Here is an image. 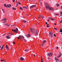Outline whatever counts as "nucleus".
<instances>
[{
    "instance_id": "obj_14",
    "label": "nucleus",
    "mask_w": 62,
    "mask_h": 62,
    "mask_svg": "<svg viewBox=\"0 0 62 62\" xmlns=\"http://www.w3.org/2000/svg\"><path fill=\"white\" fill-rule=\"evenodd\" d=\"M27 37H31V35L30 34H28L26 36Z\"/></svg>"
},
{
    "instance_id": "obj_51",
    "label": "nucleus",
    "mask_w": 62,
    "mask_h": 62,
    "mask_svg": "<svg viewBox=\"0 0 62 62\" xmlns=\"http://www.w3.org/2000/svg\"><path fill=\"white\" fill-rule=\"evenodd\" d=\"M2 9V10H3V11H4V10H5V9Z\"/></svg>"
},
{
    "instance_id": "obj_13",
    "label": "nucleus",
    "mask_w": 62,
    "mask_h": 62,
    "mask_svg": "<svg viewBox=\"0 0 62 62\" xmlns=\"http://www.w3.org/2000/svg\"><path fill=\"white\" fill-rule=\"evenodd\" d=\"M6 48L7 50H8V49H9L8 47V46L7 45H6Z\"/></svg>"
},
{
    "instance_id": "obj_41",
    "label": "nucleus",
    "mask_w": 62,
    "mask_h": 62,
    "mask_svg": "<svg viewBox=\"0 0 62 62\" xmlns=\"http://www.w3.org/2000/svg\"><path fill=\"white\" fill-rule=\"evenodd\" d=\"M46 27H49V26L48 25H47V26H46Z\"/></svg>"
},
{
    "instance_id": "obj_57",
    "label": "nucleus",
    "mask_w": 62,
    "mask_h": 62,
    "mask_svg": "<svg viewBox=\"0 0 62 62\" xmlns=\"http://www.w3.org/2000/svg\"><path fill=\"white\" fill-rule=\"evenodd\" d=\"M14 32H15V33H16V31H14Z\"/></svg>"
},
{
    "instance_id": "obj_19",
    "label": "nucleus",
    "mask_w": 62,
    "mask_h": 62,
    "mask_svg": "<svg viewBox=\"0 0 62 62\" xmlns=\"http://www.w3.org/2000/svg\"><path fill=\"white\" fill-rule=\"evenodd\" d=\"M6 25H7L8 26H9V25H10V24L7 23L6 24Z\"/></svg>"
},
{
    "instance_id": "obj_25",
    "label": "nucleus",
    "mask_w": 62,
    "mask_h": 62,
    "mask_svg": "<svg viewBox=\"0 0 62 62\" xmlns=\"http://www.w3.org/2000/svg\"><path fill=\"white\" fill-rule=\"evenodd\" d=\"M19 8H20V9H21V10H23V8H22V7H20Z\"/></svg>"
},
{
    "instance_id": "obj_59",
    "label": "nucleus",
    "mask_w": 62,
    "mask_h": 62,
    "mask_svg": "<svg viewBox=\"0 0 62 62\" xmlns=\"http://www.w3.org/2000/svg\"><path fill=\"white\" fill-rule=\"evenodd\" d=\"M38 18H39V19H40V17H38Z\"/></svg>"
},
{
    "instance_id": "obj_16",
    "label": "nucleus",
    "mask_w": 62,
    "mask_h": 62,
    "mask_svg": "<svg viewBox=\"0 0 62 62\" xmlns=\"http://www.w3.org/2000/svg\"><path fill=\"white\" fill-rule=\"evenodd\" d=\"M46 42V40L44 41L43 42V43H42V44H43V45L44 44V43H45Z\"/></svg>"
},
{
    "instance_id": "obj_10",
    "label": "nucleus",
    "mask_w": 62,
    "mask_h": 62,
    "mask_svg": "<svg viewBox=\"0 0 62 62\" xmlns=\"http://www.w3.org/2000/svg\"><path fill=\"white\" fill-rule=\"evenodd\" d=\"M61 56V53H60L59 55L57 56V57H58V58H59V57H60Z\"/></svg>"
},
{
    "instance_id": "obj_39",
    "label": "nucleus",
    "mask_w": 62,
    "mask_h": 62,
    "mask_svg": "<svg viewBox=\"0 0 62 62\" xmlns=\"http://www.w3.org/2000/svg\"><path fill=\"white\" fill-rule=\"evenodd\" d=\"M5 35H6V34H4L3 35H2L3 37H4V36H5Z\"/></svg>"
},
{
    "instance_id": "obj_53",
    "label": "nucleus",
    "mask_w": 62,
    "mask_h": 62,
    "mask_svg": "<svg viewBox=\"0 0 62 62\" xmlns=\"http://www.w3.org/2000/svg\"><path fill=\"white\" fill-rule=\"evenodd\" d=\"M3 13H5V12H4V11H3Z\"/></svg>"
},
{
    "instance_id": "obj_47",
    "label": "nucleus",
    "mask_w": 62,
    "mask_h": 62,
    "mask_svg": "<svg viewBox=\"0 0 62 62\" xmlns=\"http://www.w3.org/2000/svg\"><path fill=\"white\" fill-rule=\"evenodd\" d=\"M10 34H11V35H13V34H12V33H9Z\"/></svg>"
},
{
    "instance_id": "obj_6",
    "label": "nucleus",
    "mask_w": 62,
    "mask_h": 62,
    "mask_svg": "<svg viewBox=\"0 0 62 62\" xmlns=\"http://www.w3.org/2000/svg\"><path fill=\"white\" fill-rule=\"evenodd\" d=\"M36 7V6L35 5H32L30 7V9H31V8H34V7Z\"/></svg>"
},
{
    "instance_id": "obj_4",
    "label": "nucleus",
    "mask_w": 62,
    "mask_h": 62,
    "mask_svg": "<svg viewBox=\"0 0 62 62\" xmlns=\"http://www.w3.org/2000/svg\"><path fill=\"white\" fill-rule=\"evenodd\" d=\"M53 32H51L49 33V35H50V36L51 37V38H52V37H53Z\"/></svg>"
},
{
    "instance_id": "obj_38",
    "label": "nucleus",
    "mask_w": 62,
    "mask_h": 62,
    "mask_svg": "<svg viewBox=\"0 0 62 62\" xmlns=\"http://www.w3.org/2000/svg\"><path fill=\"white\" fill-rule=\"evenodd\" d=\"M3 61H4V59H3V60H1V61L3 62Z\"/></svg>"
},
{
    "instance_id": "obj_45",
    "label": "nucleus",
    "mask_w": 62,
    "mask_h": 62,
    "mask_svg": "<svg viewBox=\"0 0 62 62\" xmlns=\"http://www.w3.org/2000/svg\"><path fill=\"white\" fill-rule=\"evenodd\" d=\"M13 44H15V42L14 41L13 42Z\"/></svg>"
},
{
    "instance_id": "obj_61",
    "label": "nucleus",
    "mask_w": 62,
    "mask_h": 62,
    "mask_svg": "<svg viewBox=\"0 0 62 62\" xmlns=\"http://www.w3.org/2000/svg\"><path fill=\"white\" fill-rule=\"evenodd\" d=\"M60 32V33L61 32L62 33V31H61Z\"/></svg>"
},
{
    "instance_id": "obj_24",
    "label": "nucleus",
    "mask_w": 62,
    "mask_h": 62,
    "mask_svg": "<svg viewBox=\"0 0 62 62\" xmlns=\"http://www.w3.org/2000/svg\"><path fill=\"white\" fill-rule=\"evenodd\" d=\"M12 9H13V10H16V8H14V7L12 8Z\"/></svg>"
},
{
    "instance_id": "obj_44",
    "label": "nucleus",
    "mask_w": 62,
    "mask_h": 62,
    "mask_svg": "<svg viewBox=\"0 0 62 62\" xmlns=\"http://www.w3.org/2000/svg\"><path fill=\"white\" fill-rule=\"evenodd\" d=\"M62 21H61L60 22V23H62Z\"/></svg>"
},
{
    "instance_id": "obj_62",
    "label": "nucleus",
    "mask_w": 62,
    "mask_h": 62,
    "mask_svg": "<svg viewBox=\"0 0 62 62\" xmlns=\"http://www.w3.org/2000/svg\"><path fill=\"white\" fill-rule=\"evenodd\" d=\"M5 25H6V24H4Z\"/></svg>"
},
{
    "instance_id": "obj_46",
    "label": "nucleus",
    "mask_w": 62,
    "mask_h": 62,
    "mask_svg": "<svg viewBox=\"0 0 62 62\" xmlns=\"http://www.w3.org/2000/svg\"><path fill=\"white\" fill-rule=\"evenodd\" d=\"M58 48V47H57L56 48V49H57V48Z\"/></svg>"
},
{
    "instance_id": "obj_5",
    "label": "nucleus",
    "mask_w": 62,
    "mask_h": 62,
    "mask_svg": "<svg viewBox=\"0 0 62 62\" xmlns=\"http://www.w3.org/2000/svg\"><path fill=\"white\" fill-rule=\"evenodd\" d=\"M21 38H22V39H23L24 38V37L23 36H19V37H18L17 38L18 39H21Z\"/></svg>"
},
{
    "instance_id": "obj_8",
    "label": "nucleus",
    "mask_w": 62,
    "mask_h": 62,
    "mask_svg": "<svg viewBox=\"0 0 62 62\" xmlns=\"http://www.w3.org/2000/svg\"><path fill=\"white\" fill-rule=\"evenodd\" d=\"M48 18L50 19L51 20V21H55V19H53V18H51L50 17H49Z\"/></svg>"
},
{
    "instance_id": "obj_42",
    "label": "nucleus",
    "mask_w": 62,
    "mask_h": 62,
    "mask_svg": "<svg viewBox=\"0 0 62 62\" xmlns=\"http://www.w3.org/2000/svg\"><path fill=\"white\" fill-rule=\"evenodd\" d=\"M4 7H5V6H6V4H4Z\"/></svg>"
},
{
    "instance_id": "obj_36",
    "label": "nucleus",
    "mask_w": 62,
    "mask_h": 62,
    "mask_svg": "<svg viewBox=\"0 0 62 62\" xmlns=\"http://www.w3.org/2000/svg\"><path fill=\"white\" fill-rule=\"evenodd\" d=\"M28 50L27 49V50H25V52H26V51H28Z\"/></svg>"
},
{
    "instance_id": "obj_3",
    "label": "nucleus",
    "mask_w": 62,
    "mask_h": 62,
    "mask_svg": "<svg viewBox=\"0 0 62 62\" xmlns=\"http://www.w3.org/2000/svg\"><path fill=\"white\" fill-rule=\"evenodd\" d=\"M53 54V53L51 52L50 53H48V55L49 57H50V56H52V54Z\"/></svg>"
},
{
    "instance_id": "obj_56",
    "label": "nucleus",
    "mask_w": 62,
    "mask_h": 62,
    "mask_svg": "<svg viewBox=\"0 0 62 62\" xmlns=\"http://www.w3.org/2000/svg\"><path fill=\"white\" fill-rule=\"evenodd\" d=\"M44 61H41L40 62H43Z\"/></svg>"
},
{
    "instance_id": "obj_18",
    "label": "nucleus",
    "mask_w": 62,
    "mask_h": 62,
    "mask_svg": "<svg viewBox=\"0 0 62 62\" xmlns=\"http://www.w3.org/2000/svg\"><path fill=\"white\" fill-rule=\"evenodd\" d=\"M6 18L3 19H2V21H6Z\"/></svg>"
},
{
    "instance_id": "obj_37",
    "label": "nucleus",
    "mask_w": 62,
    "mask_h": 62,
    "mask_svg": "<svg viewBox=\"0 0 62 62\" xmlns=\"http://www.w3.org/2000/svg\"><path fill=\"white\" fill-rule=\"evenodd\" d=\"M60 15H61L62 14V12H60Z\"/></svg>"
},
{
    "instance_id": "obj_26",
    "label": "nucleus",
    "mask_w": 62,
    "mask_h": 62,
    "mask_svg": "<svg viewBox=\"0 0 62 62\" xmlns=\"http://www.w3.org/2000/svg\"><path fill=\"white\" fill-rule=\"evenodd\" d=\"M55 15H58L59 16V14H55Z\"/></svg>"
},
{
    "instance_id": "obj_11",
    "label": "nucleus",
    "mask_w": 62,
    "mask_h": 62,
    "mask_svg": "<svg viewBox=\"0 0 62 62\" xmlns=\"http://www.w3.org/2000/svg\"><path fill=\"white\" fill-rule=\"evenodd\" d=\"M16 30H15V32H16V33H17L18 32V28H16Z\"/></svg>"
},
{
    "instance_id": "obj_9",
    "label": "nucleus",
    "mask_w": 62,
    "mask_h": 62,
    "mask_svg": "<svg viewBox=\"0 0 62 62\" xmlns=\"http://www.w3.org/2000/svg\"><path fill=\"white\" fill-rule=\"evenodd\" d=\"M54 8L53 7H51L50 8V9H49V10H50L51 11H52V10H54Z\"/></svg>"
},
{
    "instance_id": "obj_31",
    "label": "nucleus",
    "mask_w": 62,
    "mask_h": 62,
    "mask_svg": "<svg viewBox=\"0 0 62 62\" xmlns=\"http://www.w3.org/2000/svg\"><path fill=\"white\" fill-rule=\"evenodd\" d=\"M53 36H54V37H56V35L55 34H54L53 35Z\"/></svg>"
},
{
    "instance_id": "obj_63",
    "label": "nucleus",
    "mask_w": 62,
    "mask_h": 62,
    "mask_svg": "<svg viewBox=\"0 0 62 62\" xmlns=\"http://www.w3.org/2000/svg\"><path fill=\"white\" fill-rule=\"evenodd\" d=\"M49 24H47V25H49Z\"/></svg>"
},
{
    "instance_id": "obj_64",
    "label": "nucleus",
    "mask_w": 62,
    "mask_h": 62,
    "mask_svg": "<svg viewBox=\"0 0 62 62\" xmlns=\"http://www.w3.org/2000/svg\"><path fill=\"white\" fill-rule=\"evenodd\" d=\"M34 56H35V55H34Z\"/></svg>"
},
{
    "instance_id": "obj_28",
    "label": "nucleus",
    "mask_w": 62,
    "mask_h": 62,
    "mask_svg": "<svg viewBox=\"0 0 62 62\" xmlns=\"http://www.w3.org/2000/svg\"><path fill=\"white\" fill-rule=\"evenodd\" d=\"M4 45H3L2 46L1 48V49L2 50V49H3V47H4Z\"/></svg>"
},
{
    "instance_id": "obj_52",
    "label": "nucleus",
    "mask_w": 62,
    "mask_h": 62,
    "mask_svg": "<svg viewBox=\"0 0 62 62\" xmlns=\"http://www.w3.org/2000/svg\"><path fill=\"white\" fill-rule=\"evenodd\" d=\"M13 2H15V0H14L13 1Z\"/></svg>"
},
{
    "instance_id": "obj_27",
    "label": "nucleus",
    "mask_w": 62,
    "mask_h": 62,
    "mask_svg": "<svg viewBox=\"0 0 62 62\" xmlns=\"http://www.w3.org/2000/svg\"><path fill=\"white\" fill-rule=\"evenodd\" d=\"M18 2H17L16 3V7H17V6H18Z\"/></svg>"
},
{
    "instance_id": "obj_32",
    "label": "nucleus",
    "mask_w": 62,
    "mask_h": 62,
    "mask_svg": "<svg viewBox=\"0 0 62 62\" xmlns=\"http://www.w3.org/2000/svg\"><path fill=\"white\" fill-rule=\"evenodd\" d=\"M54 29H55V30H57V29H56V28H55V27H54Z\"/></svg>"
},
{
    "instance_id": "obj_7",
    "label": "nucleus",
    "mask_w": 62,
    "mask_h": 62,
    "mask_svg": "<svg viewBox=\"0 0 62 62\" xmlns=\"http://www.w3.org/2000/svg\"><path fill=\"white\" fill-rule=\"evenodd\" d=\"M19 59H20V60H21V61H23V60H24V59L23 58V57H21Z\"/></svg>"
},
{
    "instance_id": "obj_55",
    "label": "nucleus",
    "mask_w": 62,
    "mask_h": 62,
    "mask_svg": "<svg viewBox=\"0 0 62 62\" xmlns=\"http://www.w3.org/2000/svg\"><path fill=\"white\" fill-rule=\"evenodd\" d=\"M47 21H48V22H49V20L47 19Z\"/></svg>"
},
{
    "instance_id": "obj_50",
    "label": "nucleus",
    "mask_w": 62,
    "mask_h": 62,
    "mask_svg": "<svg viewBox=\"0 0 62 62\" xmlns=\"http://www.w3.org/2000/svg\"><path fill=\"white\" fill-rule=\"evenodd\" d=\"M7 7H8V6H7V5L5 7H6V8H8Z\"/></svg>"
},
{
    "instance_id": "obj_22",
    "label": "nucleus",
    "mask_w": 62,
    "mask_h": 62,
    "mask_svg": "<svg viewBox=\"0 0 62 62\" xmlns=\"http://www.w3.org/2000/svg\"><path fill=\"white\" fill-rule=\"evenodd\" d=\"M23 23H26V21L25 20H23Z\"/></svg>"
},
{
    "instance_id": "obj_20",
    "label": "nucleus",
    "mask_w": 62,
    "mask_h": 62,
    "mask_svg": "<svg viewBox=\"0 0 62 62\" xmlns=\"http://www.w3.org/2000/svg\"><path fill=\"white\" fill-rule=\"evenodd\" d=\"M55 60H56V61H58V59L57 58H55Z\"/></svg>"
},
{
    "instance_id": "obj_58",
    "label": "nucleus",
    "mask_w": 62,
    "mask_h": 62,
    "mask_svg": "<svg viewBox=\"0 0 62 62\" xmlns=\"http://www.w3.org/2000/svg\"><path fill=\"white\" fill-rule=\"evenodd\" d=\"M60 16H62V15H60Z\"/></svg>"
},
{
    "instance_id": "obj_23",
    "label": "nucleus",
    "mask_w": 62,
    "mask_h": 62,
    "mask_svg": "<svg viewBox=\"0 0 62 62\" xmlns=\"http://www.w3.org/2000/svg\"><path fill=\"white\" fill-rule=\"evenodd\" d=\"M60 5H59V4H56V6L57 7H59V6Z\"/></svg>"
},
{
    "instance_id": "obj_35",
    "label": "nucleus",
    "mask_w": 62,
    "mask_h": 62,
    "mask_svg": "<svg viewBox=\"0 0 62 62\" xmlns=\"http://www.w3.org/2000/svg\"><path fill=\"white\" fill-rule=\"evenodd\" d=\"M41 61H43V59H42L41 60Z\"/></svg>"
},
{
    "instance_id": "obj_43",
    "label": "nucleus",
    "mask_w": 62,
    "mask_h": 62,
    "mask_svg": "<svg viewBox=\"0 0 62 62\" xmlns=\"http://www.w3.org/2000/svg\"><path fill=\"white\" fill-rule=\"evenodd\" d=\"M18 4H20V5H21V3H20V2H18Z\"/></svg>"
},
{
    "instance_id": "obj_49",
    "label": "nucleus",
    "mask_w": 62,
    "mask_h": 62,
    "mask_svg": "<svg viewBox=\"0 0 62 62\" xmlns=\"http://www.w3.org/2000/svg\"><path fill=\"white\" fill-rule=\"evenodd\" d=\"M54 24L55 25H56V23H54Z\"/></svg>"
},
{
    "instance_id": "obj_33",
    "label": "nucleus",
    "mask_w": 62,
    "mask_h": 62,
    "mask_svg": "<svg viewBox=\"0 0 62 62\" xmlns=\"http://www.w3.org/2000/svg\"><path fill=\"white\" fill-rule=\"evenodd\" d=\"M12 30L13 31V32H14V31L15 32V30H13V29H12Z\"/></svg>"
},
{
    "instance_id": "obj_12",
    "label": "nucleus",
    "mask_w": 62,
    "mask_h": 62,
    "mask_svg": "<svg viewBox=\"0 0 62 62\" xmlns=\"http://www.w3.org/2000/svg\"><path fill=\"white\" fill-rule=\"evenodd\" d=\"M23 8H26V9H28L27 7L26 6H23Z\"/></svg>"
},
{
    "instance_id": "obj_60",
    "label": "nucleus",
    "mask_w": 62,
    "mask_h": 62,
    "mask_svg": "<svg viewBox=\"0 0 62 62\" xmlns=\"http://www.w3.org/2000/svg\"><path fill=\"white\" fill-rule=\"evenodd\" d=\"M4 22H5H5H7V21H6Z\"/></svg>"
},
{
    "instance_id": "obj_2",
    "label": "nucleus",
    "mask_w": 62,
    "mask_h": 62,
    "mask_svg": "<svg viewBox=\"0 0 62 62\" xmlns=\"http://www.w3.org/2000/svg\"><path fill=\"white\" fill-rule=\"evenodd\" d=\"M46 9H48L49 10L50 9V7H49V5H48V4H46Z\"/></svg>"
},
{
    "instance_id": "obj_40",
    "label": "nucleus",
    "mask_w": 62,
    "mask_h": 62,
    "mask_svg": "<svg viewBox=\"0 0 62 62\" xmlns=\"http://www.w3.org/2000/svg\"><path fill=\"white\" fill-rule=\"evenodd\" d=\"M15 26V25H11V26Z\"/></svg>"
},
{
    "instance_id": "obj_1",
    "label": "nucleus",
    "mask_w": 62,
    "mask_h": 62,
    "mask_svg": "<svg viewBox=\"0 0 62 62\" xmlns=\"http://www.w3.org/2000/svg\"><path fill=\"white\" fill-rule=\"evenodd\" d=\"M31 33L33 34L34 33H35L36 35H38V32L35 29L32 28H32H31Z\"/></svg>"
},
{
    "instance_id": "obj_29",
    "label": "nucleus",
    "mask_w": 62,
    "mask_h": 62,
    "mask_svg": "<svg viewBox=\"0 0 62 62\" xmlns=\"http://www.w3.org/2000/svg\"><path fill=\"white\" fill-rule=\"evenodd\" d=\"M24 39V41H27V40H26V39Z\"/></svg>"
},
{
    "instance_id": "obj_15",
    "label": "nucleus",
    "mask_w": 62,
    "mask_h": 62,
    "mask_svg": "<svg viewBox=\"0 0 62 62\" xmlns=\"http://www.w3.org/2000/svg\"><path fill=\"white\" fill-rule=\"evenodd\" d=\"M7 6L8 7V8H10L11 7V5L10 4H9L7 5Z\"/></svg>"
},
{
    "instance_id": "obj_34",
    "label": "nucleus",
    "mask_w": 62,
    "mask_h": 62,
    "mask_svg": "<svg viewBox=\"0 0 62 62\" xmlns=\"http://www.w3.org/2000/svg\"><path fill=\"white\" fill-rule=\"evenodd\" d=\"M48 60H51V59H50V58H48Z\"/></svg>"
},
{
    "instance_id": "obj_54",
    "label": "nucleus",
    "mask_w": 62,
    "mask_h": 62,
    "mask_svg": "<svg viewBox=\"0 0 62 62\" xmlns=\"http://www.w3.org/2000/svg\"><path fill=\"white\" fill-rule=\"evenodd\" d=\"M46 24H47V22H46Z\"/></svg>"
},
{
    "instance_id": "obj_48",
    "label": "nucleus",
    "mask_w": 62,
    "mask_h": 62,
    "mask_svg": "<svg viewBox=\"0 0 62 62\" xmlns=\"http://www.w3.org/2000/svg\"><path fill=\"white\" fill-rule=\"evenodd\" d=\"M55 9H56V10H58V8H56Z\"/></svg>"
},
{
    "instance_id": "obj_17",
    "label": "nucleus",
    "mask_w": 62,
    "mask_h": 62,
    "mask_svg": "<svg viewBox=\"0 0 62 62\" xmlns=\"http://www.w3.org/2000/svg\"><path fill=\"white\" fill-rule=\"evenodd\" d=\"M6 38L8 39H10V37L8 36H6Z\"/></svg>"
},
{
    "instance_id": "obj_30",
    "label": "nucleus",
    "mask_w": 62,
    "mask_h": 62,
    "mask_svg": "<svg viewBox=\"0 0 62 62\" xmlns=\"http://www.w3.org/2000/svg\"><path fill=\"white\" fill-rule=\"evenodd\" d=\"M41 17H41V18H44V16H42Z\"/></svg>"
},
{
    "instance_id": "obj_21",
    "label": "nucleus",
    "mask_w": 62,
    "mask_h": 62,
    "mask_svg": "<svg viewBox=\"0 0 62 62\" xmlns=\"http://www.w3.org/2000/svg\"><path fill=\"white\" fill-rule=\"evenodd\" d=\"M60 32H61V31H62V28H61L60 29Z\"/></svg>"
}]
</instances>
